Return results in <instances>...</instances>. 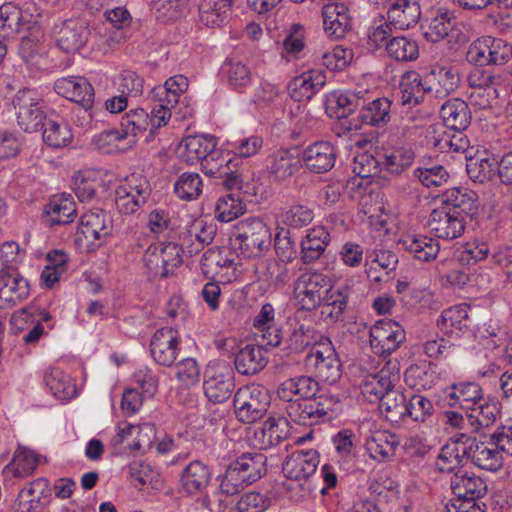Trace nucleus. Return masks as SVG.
<instances>
[{"label": "nucleus", "instance_id": "22", "mask_svg": "<svg viewBox=\"0 0 512 512\" xmlns=\"http://www.w3.org/2000/svg\"><path fill=\"white\" fill-rule=\"evenodd\" d=\"M483 390L474 381H460L452 384L445 390L446 404L451 408L469 410L483 401Z\"/></svg>", "mask_w": 512, "mask_h": 512}, {"label": "nucleus", "instance_id": "35", "mask_svg": "<svg viewBox=\"0 0 512 512\" xmlns=\"http://www.w3.org/2000/svg\"><path fill=\"white\" fill-rule=\"evenodd\" d=\"M440 116L446 127L457 132L464 131L471 122L468 104L459 98L446 101L441 106Z\"/></svg>", "mask_w": 512, "mask_h": 512}, {"label": "nucleus", "instance_id": "26", "mask_svg": "<svg viewBox=\"0 0 512 512\" xmlns=\"http://www.w3.org/2000/svg\"><path fill=\"white\" fill-rule=\"evenodd\" d=\"M30 294V283L19 274L0 273V309L10 308Z\"/></svg>", "mask_w": 512, "mask_h": 512}, {"label": "nucleus", "instance_id": "43", "mask_svg": "<svg viewBox=\"0 0 512 512\" xmlns=\"http://www.w3.org/2000/svg\"><path fill=\"white\" fill-rule=\"evenodd\" d=\"M469 306L460 304L445 309L437 320V326L445 334L463 331L469 326Z\"/></svg>", "mask_w": 512, "mask_h": 512}, {"label": "nucleus", "instance_id": "36", "mask_svg": "<svg viewBox=\"0 0 512 512\" xmlns=\"http://www.w3.org/2000/svg\"><path fill=\"white\" fill-rule=\"evenodd\" d=\"M403 250L411 253L415 259L429 262L436 259L440 245L437 240L423 235H406L398 242Z\"/></svg>", "mask_w": 512, "mask_h": 512}, {"label": "nucleus", "instance_id": "3", "mask_svg": "<svg viewBox=\"0 0 512 512\" xmlns=\"http://www.w3.org/2000/svg\"><path fill=\"white\" fill-rule=\"evenodd\" d=\"M235 245L244 258H255L270 247L271 233L268 226L258 218L242 220L237 225Z\"/></svg>", "mask_w": 512, "mask_h": 512}, {"label": "nucleus", "instance_id": "33", "mask_svg": "<svg viewBox=\"0 0 512 512\" xmlns=\"http://www.w3.org/2000/svg\"><path fill=\"white\" fill-rule=\"evenodd\" d=\"M330 242V234L323 226L307 230L301 241V260L305 264L318 260Z\"/></svg>", "mask_w": 512, "mask_h": 512}, {"label": "nucleus", "instance_id": "17", "mask_svg": "<svg viewBox=\"0 0 512 512\" xmlns=\"http://www.w3.org/2000/svg\"><path fill=\"white\" fill-rule=\"evenodd\" d=\"M54 90L62 97L81 105L85 110L93 106L94 88L85 77H62L56 80Z\"/></svg>", "mask_w": 512, "mask_h": 512}, {"label": "nucleus", "instance_id": "57", "mask_svg": "<svg viewBox=\"0 0 512 512\" xmlns=\"http://www.w3.org/2000/svg\"><path fill=\"white\" fill-rule=\"evenodd\" d=\"M318 342L313 328L299 325L292 330L285 341V349L290 353H301L309 346L313 348Z\"/></svg>", "mask_w": 512, "mask_h": 512}, {"label": "nucleus", "instance_id": "63", "mask_svg": "<svg viewBox=\"0 0 512 512\" xmlns=\"http://www.w3.org/2000/svg\"><path fill=\"white\" fill-rule=\"evenodd\" d=\"M271 498L264 493L251 491L243 494L236 504V512H264L271 505Z\"/></svg>", "mask_w": 512, "mask_h": 512}, {"label": "nucleus", "instance_id": "25", "mask_svg": "<svg viewBox=\"0 0 512 512\" xmlns=\"http://www.w3.org/2000/svg\"><path fill=\"white\" fill-rule=\"evenodd\" d=\"M112 232V220L103 210L89 211L82 215L78 235L87 242L101 241Z\"/></svg>", "mask_w": 512, "mask_h": 512}, {"label": "nucleus", "instance_id": "9", "mask_svg": "<svg viewBox=\"0 0 512 512\" xmlns=\"http://www.w3.org/2000/svg\"><path fill=\"white\" fill-rule=\"evenodd\" d=\"M399 380L398 360H388L377 373L365 377L361 384V392L369 402L373 403L392 391Z\"/></svg>", "mask_w": 512, "mask_h": 512}, {"label": "nucleus", "instance_id": "28", "mask_svg": "<svg viewBox=\"0 0 512 512\" xmlns=\"http://www.w3.org/2000/svg\"><path fill=\"white\" fill-rule=\"evenodd\" d=\"M421 17V8L415 0H394L388 8L387 20L396 29L415 26Z\"/></svg>", "mask_w": 512, "mask_h": 512}, {"label": "nucleus", "instance_id": "32", "mask_svg": "<svg viewBox=\"0 0 512 512\" xmlns=\"http://www.w3.org/2000/svg\"><path fill=\"white\" fill-rule=\"evenodd\" d=\"M399 444L400 440L396 434L389 431H376L366 440L365 447L372 459L383 462L394 457Z\"/></svg>", "mask_w": 512, "mask_h": 512}, {"label": "nucleus", "instance_id": "59", "mask_svg": "<svg viewBox=\"0 0 512 512\" xmlns=\"http://www.w3.org/2000/svg\"><path fill=\"white\" fill-rule=\"evenodd\" d=\"M234 260L223 255L219 249L210 248L206 250L201 259V267L205 274L213 276H222L223 269L233 268Z\"/></svg>", "mask_w": 512, "mask_h": 512}, {"label": "nucleus", "instance_id": "38", "mask_svg": "<svg viewBox=\"0 0 512 512\" xmlns=\"http://www.w3.org/2000/svg\"><path fill=\"white\" fill-rule=\"evenodd\" d=\"M287 423L282 419L269 418L254 433L255 444L263 450L279 445L288 436Z\"/></svg>", "mask_w": 512, "mask_h": 512}, {"label": "nucleus", "instance_id": "47", "mask_svg": "<svg viewBox=\"0 0 512 512\" xmlns=\"http://www.w3.org/2000/svg\"><path fill=\"white\" fill-rule=\"evenodd\" d=\"M188 79L183 75H175L166 80L163 86L154 88L151 97L170 105L178 104L180 97L188 89Z\"/></svg>", "mask_w": 512, "mask_h": 512}, {"label": "nucleus", "instance_id": "4", "mask_svg": "<svg viewBox=\"0 0 512 512\" xmlns=\"http://www.w3.org/2000/svg\"><path fill=\"white\" fill-rule=\"evenodd\" d=\"M180 158L187 164L201 162L205 173L216 174L215 163L219 162L220 152L216 150L215 137L211 135H192L185 137L179 146Z\"/></svg>", "mask_w": 512, "mask_h": 512}, {"label": "nucleus", "instance_id": "14", "mask_svg": "<svg viewBox=\"0 0 512 512\" xmlns=\"http://www.w3.org/2000/svg\"><path fill=\"white\" fill-rule=\"evenodd\" d=\"M442 206L432 210L427 226L430 232L440 239L453 240L460 237L466 226V220Z\"/></svg>", "mask_w": 512, "mask_h": 512}, {"label": "nucleus", "instance_id": "39", "mask_svg": "<svg viewBox=\"0 0 512 512\" xmlns=\"http://www.w3.org/2000/svg\"><path fill=\"white\" fill-rule=\"evenodd\" d=\"M211 473L204 463L200 461L190 462L181 474V484L189 494L202 492L209 484Z\"/></svg>", "mask_w": 512, "mask_h": 512}, {"label": "nucleus", "instance_id": "46", "mask_svg": "<svg viewBox=\"0 0 512 512\" xmlns=\"http://www.w3.org/2000/svg\"><path fill=\"white\" fill-rule=\"evenodd\" d=\"M379 401L381 415L391 423H399L407 413L405 395L395 388Z\"/></svg>", "mask_w": 512, "mask_h": 512}, {"label": "nucleus", "instance_id": "1", "mask_svg": "<svg viewBox=\"0 0 512 512\" xmlns=\"http://www.w3.org/2000/svg\"><path fill=\"white\" fill-rule=\"evenodd\" d=\"M320 385L311 376L301 375L285 380L278 388V396L286 402L287 416L300 425H313L340 407L338 396L320 393Z\"/></svg>", "mask_w": 512, "mask_h": 512}, {"label": "nucleus", "instance_id": "61", "mask_svg": "<svg viewBox=\"0 0 512 512\" xmlns=\"http://www.w3.org/2000/svg\"><path fill=\"white\" fill-rule=\"evenodd\" d=\"M406 408V416L416 422H425L434 413L432 401L421 394H413L406 402Z\"/></svg>", "mask_w": 512, "mask_h": 512}, {"label": "nucleus", "instance_id": "42", "mask_svg": "<svg viewBox=\"0 0 512 512\" xmlns=\"http://www.w3.org/2000/svg\"><path fill=\"white\" fill-rule=\"evenodd\" d=\"M391 101L381 97L364 104L359 112V120L367 125L379 127L389 122Z\"/></svg>", "mask_w": 512, "mask_h": 512}, {"label": "nucleus", "instance_id": "56", "mask_svg": "<svg viewBox=\"0 0 512 512\" xmlns=\"http://www.w3.org/2000/svg\"><path fill=\"white\" fill-rule=\"evenodd\" d=\"M215 218L227 223L244 213V206L241 199L234 193L220 197L215 205Z\"/></svg>", "mask_w": 512, "mask_h": 512}, {"label": "nucleus", "instance_id": "51", "mask_svg": "<svg viewBox=\"0 0 512 512\" xmlns=\"http://www.w3.org/2000/svg\"><path fill=\"white\" fill-rule=\"evenodd\" d=\"M423 352L434 360H449L459 354L460 348L449 339L436 336L422 344Z\"/></svg>", "mask_w": 512, "mask_h": 512}, {"label": "nucleus", "instance_id": "7", "mask_svg": "<svg viewBox=\"0 0 512 512\" xmlns=\"http://www.w3.org/2000/svg\"><path fill=\"white\" fill-rule=\"evenodd\" d=\"M330 289V278L318 271L299 275L294 283L295 299L302 310L313 311L322 303L324 293Z\"/></svg>", "mask_w": 512, "mask_h": 512}, {"label": "nucleus", "instance_id": "37", "mask_svg": "<svg viewBox=\"0 0 512 512\" xmlns=\"http://www.w3.org/2000/svg\"><path fill=\"white\" fill-rule=\"evenodd\" d=\"M268 172L277 181L290 178L300 168V160L293 152L280 149L268 158Z\"/></svg>", "mask_w": 512, "mask_h": 512}, {"label": "nucleus", "instance_id": "52", "mask_svg": "<svg viewBox=\"0 0 512 512\" xmlns=\"http://www.w3.org/2000/svg\"><path fill=\"white\" fill-rule=\"evenodd\" d=\"M149 113L143 108L132 109L122 116L121 131L125 137H136L150 127Z\"/></svg>", "mask_w": 512, "mask_h": 512}, {"label": "nucleus", "instance_id": "18", "mask_svg": "<svg viewBox=\"0 0 512 512\" xmlns=\"http://www.w3.org/2000/svg\"><path fill=\"white\" fill-rule=\"evenodd\" d=\"M462 439L468 441V457L475 466L493 472L503 467V455L493 443L478 442L466 434Z\"/></svg>", "mask_w": 512, "mask_h": 512}, {"label": "nucleus", "instance_id": "16", "mask_svg": "<svg viewBox=\"0 0 512 512\" xmlns=\"http://www.w3.org/2000/svg\"><path fill=\"white\" fill-rule=\"evenodd\" d=\"M77 216L76 203L69 193L51 196L43 208L42 221L48 226L67 225Z\"/></svg>", "mask_w": 512, "mask_h": 512}, {"label": "nucleus", "instance_id": "29", "mask_svg": "<svg viewBox=\"0 0 512 512\" xmlns=\"http://www.w3.org/2000/svg\"><path fill=\"white\" fill-rule=\"evenodd\" d=\"M216 232V224L197 219L191 223L187 234L183 237V245L186 246L187 252L192 256L200 252L206 245L211 244Z\"/></svg>", "mask_w": 512, "mask_h": 512}, {"label": "nucleus", "instance_id": "30", "mask_svg": "<svg viewBox=\"0 0 512 512\" xmlns=\"http://www.w3.org/2000/svg\"><path fill=\"white\" fill-rule=\"evenodd\" d=\"M399 88L401 104L404 106H417L424 101L426 95L428 96L424 75L415 70L406 71L401 76Z\"/></svg>", "mask_w": 512, "mask_h": 512}, {"label": "nucleus", "instance_id": "44", "mask_svg": "<svg viewBox=\"0 0 512 512\" xmlns=\"http://www.w3.org/2000/svg\"><path fill=\"white\" fill-rule=\"evenodd\" d=\"M455 23L456 17L454 12L447 8L440 7L437 9L435 16L431 19L425 31V38L432 43L439 42L449 35Z\"/></svg>", "mask_w": 512, "mask_h": 512}, {"label": "nucleus", "instance_id": "31", "mask_svg": "<svg viewBox=\"0 0 512 512\" xmlns=\"http://www.w3.org/2000/svg\"><path fill=\"white\" fill-rule=\"evenodd\" d=\"M88 34V29L82 20H66L58 32V46L68 53L78 51L86 43Z\"/></svg>", "mask_w": 512, "mask_h": 512}, {"label": "nucleus", "instance_id": "62", "mask_svg": "<svg viewBox=\"0 0 512 512\" xmlns=\"http://www.w3.org/2000/svg\"><path fill=\"white\" fill-rule=\"evenodd\" d=\"M16 12L17 14L13 20L8 17L7 24L9 26H4L3 32L0 33V37L4 40L14 36L15 34L31 32L32 30V12H30L29 8L22 9L16 6Z\"/></svg>", "mask_w": 512, "mask_h": 512}, {"label": "nucleus", "instance_id": "12", "mask_svg": "<svg viewBox=\"0 0 512 512\" xmlns=\"http://www.w3.org/2000/svg\"><path fill=\"white\" fill-rule=\"evenodd\" d=\"M389 136L386 146L383 147L381 163L385 171L392 175H401L409 169L415 160L413 148L395 139L399 134V128Z\"/></svg>", "mask_w": 512, "mask_h": 512}, {"label": "nucleus", "instance_id": "2", "mask_svg": "<svg viewBox=\"0 0 512 512\" xmlns=\"http://www.w3.org/2000/svg\"><path fill=\"white\" fill-rule=\"evenodd\" d=\"M319 462V453L314 449L295 451L284 461L282 471L288 479L285 487L289 491L299 489L300 494L292 495L297 500L311 492L309 478L316 472Z\"/></svg>", "mask_w": 512, "mask_h": 512}, {"label": "nucleus", "instance_id": "50", "mask_svg": "<svg viewBox=\"0 0 512 512\" xmlns=\"http://www.w3.org/2000/svg\"><path fill=\"white\" fill-rule=\"evenodd\" d=\"M154 427L151 424H143V425H133L129 423H121L117 426V433L113 436L111 442L114 446L121 445L129 436L133 434L138 435L137 441L133 444V449L140 450L144 446H149L151 444V438L148 437L146 440L141 438V434L145 433V436L148 433H153Z\"/></svg>", "mask_w": 512, "mask_h": 512}, {"label": "nucleus", "instance_id": "45", "mask_svg": "<svg viewBox=\"0 0 512 512\" xmlns=\"http://www.w3.org/2000/svg\"><path fill=\"white\" fill-rule=\"evenodd\" d=\"M499 414L495 403L483 401L466 411L467 424L475 432L493 425Z\"/></svg>", "mask_w": 512, "mask_h": 512}, {"label": "nucleus", "instance_id": "27", "mask_svg": "<svg viewBox=\"0 0 512 512\" xmlns=\"http://www.w3.org/2000/svg\"><path fill=\"white\" fill-rule=\"evenodd\" d=\"M323 28L327 36L340 39L350 29L351 20L344 3L334 2L322 8Z\"/></svg>", "mask_w": 512, "mask_h": 512}, {"label": "nucleus", "instance_id": "64", "mask_svg": "<svg viewBox=\"0 0 512 512\" xmlns=\"http://www.w3.org/2000/svg\"><path fill=\"white\" fill-rule=\"evenodd\" d=\"M130 477L139 482L142 486H150L158 489L161 486L159 475L150 466L140 461H133L128 466Z\"/></svg>", "mask_w": 512, "mask_h": 512}, {"label": "nucleus", "instance_id": "19", "mask_svg": "<svg viewBox=\"0 0 512 512\" xmlns=\"http://www.w3.org/2000/svg\"><path fill=\"white\" fill-rule=\"evenodd\" d=\"M450 489L457 499L480 501L487 492L485 481L474 473L459 469L450 476Z\"/></svg>", "mask_w": 512, "mask_h": 512}, {"label": "nucleus", "instance_id": "40", "mask_svg": "<svg viewBox=\"0 0 512 512\" xmlns=\"http://www.w3.org/2000/svg\"><path fill=\"white\" fill-rule=\"evenodd\" d=\"M43 380L57 399L68 400L76 395V385L73 379L59 368H49L44 373Z\"/></svg>", "mask_w": 512, "mask_h": 512}, {"label": "nucleus", "instance_id": "34", "mask_svg": "<svg viewBox=\"0 0 512 512\" xmlns=\"http://www.w3.org/2000/svg\"><path fill=\"white\" fill-rule=\"evenodd\" d=\"M234 363L240 374L254 375L265 368L268 358L262 346L247 344L236 354Z\"/></svg>", "mask_w": 512, "mask_h": 512}, {"label": "nucleus", "instance_id": "21", "mask_svg": "<svg viewBox=\"0 0 512 512\" xmlns=\"http://www.w3.org/2000/svg\"><path fill=\"white\" fill-rule=\"evenodd\" d=\"M468 441L462 439V434L451 438L442 448L437 458V468L440 472L451 475L468 462Z\"/></svg>", "mask_w": 512, "mask_h": 512}, {"label": "nucleus", "instance_id": "15", "mask_svg": "<svg viewBox=\"0 0 512 512\" xmlns=\"http://www.w3.org/2000/svg\"><path fill=\"white\" fill-rule=\"evenodd\" d=\"M460 76L453 67H433L424 74V85L430 98L443 100L458 87Z\"/></svg>", "mask_w": 512, "mask_h": 512}, {"label": "nucleus", "instance_id": "58", "mask_svg": "<svg viewBox=\"0 0 512 512\" xmlns=\"http://www.w3.org/2000/svg\"><path fill=\"white\" fill-rule=\"evenodd\" d=\"M435 370L433 362H429L428 366L411 365L405 372V380L410 386L429 389L435 383Z\"/></svg>", "mask_w": 512, "mask_h": 512}, {"label": "nucleus", "instance_id": "10", "mask_svg": "<svg viewBox=\"0 0 512 512\" xmlns=\"http://www.w3.org/2000/svg\"><path fill=\"white\" fill-rule=\"evenodd\" d=\"M308 361L314 366L317 376L330 384L341 377L340 359L328 338L321 337L308 355Z\"/></svg>", "mask_w": 512, "mask_h": 512}, {"label": "nucleus", "instance_id": "8", "mask_svg": "<svg viewBox=\"0 0 512 512\" xmlns=\"http://www.w3.org/2000/svg\"><path fill=\"white\" fill-rule=\"evenodd\" d=\"M204 378V392L211 402L222 403L230 398L235 379L233 369L226 362L209 363Z\"/></svg>", "mask_w": 512, "mask_h": 512}, {"label": "nucleus", "instance_id": "24", "mask_svg": "<svg viewBox=\"0 0 512 512\" xmlns=\"http://www.w3.org/2000/svg\"><path fill=\"white\" fill-rule=\"evenodd\" d=\"M303 162L313 173H326L336 162V149L328 141H317L310 144L303 151Z\"/></svg>", "mask_w": 512, "mask_h": 512}, {"label": "nucleus", "instance_id": "48", "mask_svg": "<svg viewBox=\"0 0 512 512\" xmlns=\"http://www.w3.org/2000/svg\"><path fill=\"white\" fill-rule=\"evenodd\" d=\"M387 55L399 62L416 60L419 56L418 44L407 37H393L385 43Z\"/></svg>", "mask_w": 512, "mask_h": 512}, {"label": "nucleus", "instance_id": "23", "mask_svg": "<svg viewBox=\"0 0 512 512\" xmlns=\"http://www.w3.org/2000/svg\"><path fill=\"white\" fill-rule=\"evenodd\" d=\"M326 74L321 69H311L296 76L289 84V94L295 101L310 100L326 84Z\"/></svg>", "mask_w": 512, "mask_h": 512}, {"label": "nucleus", "instance_id": "5", "mask_svg": "<svg viewBox=\"0 0 512 512\" xmlns=\"http://www.w3.org/2000/svg\"><path fill=\"white\" fill-rule=\"evenodd\" d=\"M236 417L243 423H254L267 412L269 397L267 390L257 384L240 387L234 395Z\"/></svg>", "mask_w": 512, "mask_h": 512}, {"label": "nucleus", "instance_id": "41", "mask_svg": "<svg viewBox=\"0 0 512 512\" xmlns=\"http://www.w3.org/2000/svg\"><path fill=\"white\" fill-rule=\"evenodd\" d=\"M267 457L261 452H247L232 462L249 484L259 480L267 471Z\"/></svg>", "mask_w": 512, "mask_h": 512}, {"label": "nucleus", "instance_id": "53", "mask_svg": "<svg viewBox=\"0 0 512 512\" xmlns=\"http://www.w3.org/2000/svg\"><path fill=\"white\" fill-rule=\"evenodd\" d=\"M471 89L498 87L505 82L504 76L495 68L483 66L474 67L467 76Z\"/></svg>", "mask_w": 512, "mask_h": 512}, {"label": "nucleus", "instance_id": "49", "mask_svg": "<svg viewBox=\"0 0 512 512\" xmlns=\"http://www.w3.org/2000/svg\"><path fill=\"white\" fill-rule=\"evenodd\" d=\"M43 142L52 148H61L68 145L72 140V133L66 124H60L51 119L41 123Z\"/></svg>", "mask_w": 512, "mask_h": 512}, {"label": "nucleus", "instance_id": "20", "mask_svg": "<svg viewBox=\"0 0 512 512\" xmlns=\"http://www.w3.org/2000/svg\"><path fill=\"white\" fill-rule=\"evenodd\" d=\"M477 194L463 187H453L446 190L442 196V207L446 210L456 212L464 220L472 218L478 211Z\"/></svg>", "mask_w": 512, "mask_h": 512}, {"label": "nucleus", "instance_id": "11", "mask_svg": "<svg viewBox=\"0 0 512 512\" xmlns=\"http://www.w3.org/2000/svg\"><path fill=\"white\" fill-rule=\"evenodd\" d=\"M404 340V329L392 320H380L370 329V346L375 354L381 356L396 351Z\"/></svg>", "mask_w": 512, "mask_h": 512}, {"label": "nucleus", "instance_id": "60", "mask_svg": "<svg viewBox=\"0 0 512 512\" xmlns=\"http://www.w3.org/2000/svg\"><path fill=\"white\" fill-rule=\"evenodd\" d=\"M223 69L230 86L235 89L246 87L252 81L250 68L241 61L228 60L225 62Z\"/></svg>", "mask_w": 512, "mask_h": 512}, {"label": "nucleus", "instance_id": "55", "mask_svg": "<svg viewBox=\"0 0 512 512\" xmlns=\"http://www.w3.org/2000/svg\"><path fill=\"white\" fill-rule=\"evenodd\" d=\"M174 192L181 199L191 201L202 193V179L198 173L185 172L174 184Z\"/></svg>", "mask_w": 512, "mask_h": 512}, {"label": "nucleus", "instance_id": "54", "mask_svg": "<svg viewBox=\"0 0 512 512\" xmlns=\"http://www.w3.org/2000/svg\"><path fill=\"white\" fill-rule=\"evenodd\" d=\"M17 124L25 131L30 132L32 123V91L25 87L19 90L13 98Z\"/></svg>", "mask_w": 512, "mask_h": 512}, {"label": "nucleus", "instance_id": "6", "mask_svg": "<svg viewBox=\"0 0 512 512\" xmlns=\"http://www.w3.org/2000/svg\"><path fill=\"white\" fill-rule=\"evenodd\" d=\"M151 192V185L145 176L131 174L115 190V205L121 214H134L147 203Z\"/></svg>", "mask_w": 512, "mask_h": 512}, {"label": "nucleus", "instance_id": "13", "mask_svg": "<svg viewBox=\"0 0 512 512\" xmlns=\"http://www.w3.org/2000/svg\"><path fill=\"white\" fill-rule=\"evenodd\" d=\"M180 337L176 329L163 327L155 331L150 341L153 360L161 366L170 367L179 351Z\"/></svg>", "mask_w": 512, "mask_h": 512}]
</instances>
